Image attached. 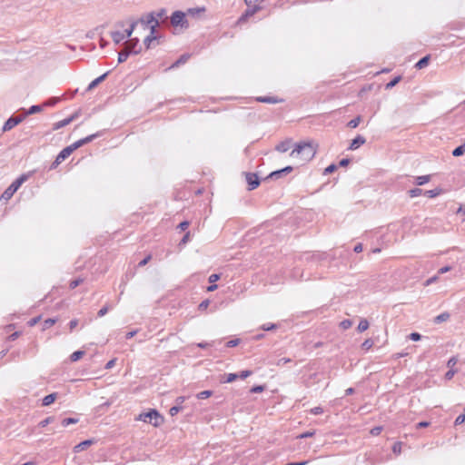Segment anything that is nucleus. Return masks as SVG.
I'll return each mask as SVG.
<instances>
[{
	"instance_id": "1",
	"label": "nucleus",
	"mask_w": 465,
	"mask_h": 465,
	"mask_svg": "<svg viewBox=\"0 0 465 465\" xmlns=\"http://www.w3.org/2000/svg\"><path fill=\"white\" fill-rule=\"evenodd\" d=\"M315 149L312 144L310 143H297L294 149L291 152L290 156L292 157H301L302 162H307L312 159L315 155Z\"/></svg>"
},
{
	"instance_id": "2",
	"label": "nucleus",
	"mask_w": 465,
	"mask_h": 465,
	"mask_svg": "<svg viewBox=\"0 0 465 465\" xmlns=\"http://www.w3.org/2000/svg\"><path fill=\"white\" fill-rule=\"evenodd\" d=\"M26 174H22L15 179L2 193L1 198L5 201H8L15 194V193L20 188V186L27 180Z\"/></svg>"
},
{
	"instance_id": "3",
	"label": "nucleus",
	"mask_w": 465,
	"mask_h": 465,
	"mask_svg": "<svg viewBox=\"0 0 465 465\" xmlns=\"http://www.w3.org/2000/svg\"><path fill=\"white\" fill-rule=\"evenodd\" d=\"M139 420L143 422L151 423L154 427H158L163 422V417L159 414L156 410H150L147 412L141 413L138 417Z\"/></svg>"
},
{
	"instance_id": "4",
	"label": "nucleus",
	"mask_w": 465,
	"mask_h": 465,
	"mask_svg": "<svg viewBox=\"0 0 465 465\" xmlns=\"http://www.w3.org/2000/svg\"><path fill=\"white\" fill-rule=\"evenodd\" d=\"M186 13L182 11H174L170 18L171 25L174 27L188 28L189 24L186 19Z\"/></svg>"
},
{
	"instance_id": "5",
	"label": "nucleus",
	"mask_w": 465,
	"mask_h": 465,
	"mask_svg": "<svg viewBox=\"0 0 465 465\" xmlns=\"http://www.w3.org/2000/svg\"><path fill=\"white\" fill-rule=\"evenodd\" d=\"M102 134H103V132H97L95 134H93L91 135H88L83 139H80V140L74 142V143H72L69 146L71 147L72 151L74 152V150L78 149L79 147H81L88 143H91L93 140L101 136Z\"/></svg>"
},
{
	"instance_id": "6",
	"label": "nucleus",
	"mask_w": 465,
	"mask_h": 465,
	"mask_svg": "<svg viewBox=\"0 0 465 465\" xmlns=\"http://www.w3.org/2000/svg\"><path fill=\"white\" fill-rule=\"evenodd\" d=\"M261 9L258 5H254L252 6L248 5V8L243 12V14L237 20L238 25H242L248 21V19L254 15V14Z\"/></svg>"
},
{
	"instance_id": "7",
	"label": "nucleus",
	"mask_w": 465,
	"mask_h": 465,
	"mask_svg": "<svg viewBox=\"0 0 465 465\" xmlns=\"http://www.w3.org/2000/svg\"><path fill=\"white\" fill-rule=\"evenodd\" d=\"M25 119V115L18 116H11L7 121L4 124L3 132H7L13 129L15 126L19 124Z\"/></svg>"
},
{
	"instance_id": "8",
	"label": "nucleus",
	"mask_w": 465,
	"mask_h": 465,
	"mask_svg": "<svg viewBox=\"0 0 465 465\" xmlns=\"http://www.w3.org/2000/svg\"><path fill=\"white\" fill-rule=\"evenodd\" d=\"M124 48L128 51H132V54H137L141 52V46L139 45L138 38H132L124 42Z\"/></svg>"
},
{
	"instance_id": "9",
	"label": "nucleus",
	"mask_w": 465,
	"mask_h": 465,
	"mask_svg": "<svg viewBox=\"0 0 465 465\" xmlns=\"http://www.w3.org/2000/svg\"><path fill=\"white\" fill-rule=\"evenodd\" d=\"M246 182L248 183V190L252 191L257 188L260 184L259 177L256 173H248L245 175Z\"/></svg>"
},
{
	"instance_id": "10",
	"label": "nucleus",
	"mask_w": 465,
	"mask_h": 465,
	"mask_svg": "<svg viewBox=\"0 0 465 465\" xmlns=\"http://www.w3.org/2000/svg\"><path fill=\"white\" fill-rule=\"evenodd\" d=\"M141 24H143L145 27L150 26L155 22H159L157 18L154 16V13H149L145 17H142L139 19Z\"/></svg>"
},
{
	"instance_id": "11",
	"label": "nucleus",
	"mask_w": 465,
	"mask_h": 465,
	"mask_svg": "<svg viewBox=\"0 0 465 465\" xmlns=\"http://www.w3.org/2000/svg\"><path fill=\"white\" fill-rule=\"evenodd\" d=\"M292 169L293 168L292 166H286L281 170L274 171V172L271 173L270 175L268 176V178L278 179L282 174L290 173L292 171Z\"/></svg>"
},
{
	"instance_id": "12",
	"label": "nucleus",
	"mask_w": 465,
	"mask_h": 465,
	"mask_svg": "<svg viewBox=\"0 0 465 465\" xmlns=\"http://www.w3.org/2000/svg\"><path fill=\"white\" fill-rule=\"evenodd\" d=\"M366 143V139L362 135H357L351 143L349 149L350 150H356L361 145L364 144Z\"/></svg>"
},
{
	"instance_id": "13",
	"label": "nucleus",
	"mask_w": 465,
	"mask_h": 465,
	"mask_svg": "<svg viewBox=\"0 0 465 465\" xmlns=\"http://www.w3.org/2000/svg\"><path fill=\"white\" fill-rule=\"evenodd\" d=\"M189 58H190V54H182L179 59H177L173 64H171L168 67V70L175 69V68L179 67L181 64H184L189 60Z\"/></svg>"
},
{
	"instance_id": "14",
	"label": "nucleus",
	"mask_w": 465,
	"mask_h": 465,
	"mask_svg": "<svg viewBox=\"0 0 465 465\" xmlns=\"http://www.w3.org/2000/svg\"><path fill=\"white\" fill-rule=\"evenodd\" d=\"M77 117V114H74L62 121H59L57 123L54 124V129L57 130V129H60L62 127H64L66 126L67 124H69L70 123H72L75 118Z\"/></svg>"
},
{
	"instance_id": "15",
	"label": "nucleus",
	"mask_w": 465,
	"mask_h": 465,
	"mask_svg": "<svg viewBox=\"0 0 465 465\" xmlns=\"http://www.w3.org/2000/svg\"><path fill=\"white\" fill-rule=\"evenodd\" d=\"M206 11L205 7H195L189 8L186 12V15L191 17H199L201 15L204 14Z\"/></svg>"
},
{
	"instance_id": "16",
	"label": "nucleus",
	"mask_w": 465,
	"mask_h": 465,
	"mask_svg": "<svg viewBox=\"0 0 465 465\" xmlns=\"http://www.w3.org/2000/svg\"><path fill=\"white\" fill-rule=\"evenodd\" d=\"M94 443L93 440H85L79 444L75 445L74 448V452H80L82 450H86L88 447H90Z\"/></svg>"
},
{
	"instance_id": "17",
	"label": "nucleus",
	"mask_w": 465,
	"mask_h": 465,
	"mask_svg": "<svg viewBox=\"0 0 465 465\" xmlns=\"http://www.w3.org/2000/svg\"><path fill=\"white\" fill-rule=\"evenodd\" d=\"M257 101L267 104H277L282 102V99H278L273 96H260L257 98Z\"/></svg>"
},
{
	"instance_id": "18",
	"label": "nucleus",
	"mask_w": 465,
	"mask_h": 465,
	"mask_svg": "<svg viewBox=\"0 0 465 465\" xmlns=\"http://www.w3.org/2000/svg\"><path fill=\"white\" fill-rule=\"evenodd\" d=\"M109 72L104 73L101 76L95 78L94 81H92L88 86V90H92L94 87H96L100 83H102L108 75Z\"/></svg>"
},
{
	"instance_id": "19",
	"label": "nucleus",
	"mask_w": 465,
	"mask_h": 465,
	"mask_svg": "<svg viewBox=\"0 0 465 465\" xmlns=\"http://www.w3.org/2000/svg\"><path fill=\"white\" fill-rule=\"evenodd\" d=\"M111 36L113 38V41L116 45L120 44L122 41H124L125 39V35L119 31L112 32Z\"/></svg>"
},
{
	"instance_id": "20",
	"label": "nucleus",
	"mask_w": 465,
	"mask_h": 465,
	"mask_svg": "<svg viewBox=\"0 0 465 465\" xmlns=\"http://www.w3.org/2000/svg\"><path fill=\"white\" fill-rule=\"evenodd\" d=\"M57 398V393H51V394H48L46 395L43 401H42V405L43 406H48L50 404H52Z\"/></svg>"
},
{
	"instance_id": "21",
	"label": "nucleus",
	"mask_w": 465,
	"mask_h": 465,
	"mask_svg": "<svg viewBox=\"0 0 465 465\" xmlns=\"http://www.w3.org/2000/svg\"><path fill=\"white\" fill-rule=\"evenodd\" d=\"M72 153L73 151L70 146L64 148L57 155L58 160L64 162Z\"/></svg>"
},
{
	"instance_id": "22",
	"label": "nucleus",
	"mask_w": 465,
	"mask_h": 465,
	"mask_svg": "<svg viewBox=\"0 0 465 465\" xmlns=\"http://www.w3.org/2000/svg\"><path fill=\"white\" fill-rule=\"evenodd\" d=\"M429 62H430V55H426L416 63L415 68L423 69L429 64Z\"/></svg>"
},
{
	"instance_id": "23",
	"label": "nucleus",
	"mask_w": 465,
	"mask_h": 465,
	"mask_svg": "<svg viewBox=\"0 0 465 465\" xmlns=\"http://www.w3.org/2000/svg\"><path fill=\"white\" fill-rule=\"evenodd\" d=\"M291 142L283 141L276 146V150L281 153H285L290 149Z\"/></svg>"
},
{
	"instance_id": "24",
	"label": "nucleus",
	"mask_w": 465,
	"mask_h": 465,
	"mask_svg": "<svg viewBox=\"0 0 465 465\" xmlns=\"http://www.w3.org/2000/svg\"><path fill=\"white\" fill-rule=\"evenodd\" d=\"M443 193V190L441 188H435L433 190H429L424 193L426 196L429 198H434L436 196L440 195Z\"/></svg>"
},
{
	"instance_id": "25",
	"label": "nucleus",
	"mask_w": 465,
	"mask_h": 465,
	"mask_svg": "<svg viewBox=\"0 0 465 465\" xmlns=\"http://www.w3.org/2000/svg\"><path fill=\"white\" fill-rule=\"evenodd\" d=\"M130 54H132V51H128L124 48L118 54V63L121 64L125 62Z\"/></svg>"
},
{
	"instance_id": "26",
	"label": "nucleus",
	"mask_w": 465,
	"mask_h": 465,
	"mask_svg": "<svg viewBox=\"0 0 465 465\" xmlns=\"http://www.w3.org/2000/svg\"><path fill=\"white\" fill-rule=\"evenodd\" d=\"M450 319V313L449 312H442L434 319L435 323H440L443 322H446Z\"/></svg>"
},
{
	"instance_id": "27",
	"label": "nucleus",
	"mask_w": 465,
	"mask_h": 465,
	"mask_svg": "<svg viewBox=\"0 0 465 465\" xmlns=\"http://www.w3.org/2000/svg\"><path fill=\"white\" fill-rule=\"evenodd\" d=\"M43 107L44 105H32L24 115L25 117L26 115L39 113L42 111Z\"/></svg>"
},
{
	"instance_id": "28",
	"label": "nucleus",
	"mask_w": 465,
	"mask_h": 465,
	"mask_svg": "<svg viewBox=\"0 0 465 465\" xmlns=\"http://www.w3.org/2000/svg\"><path fill=\"white\" fill-rule=\"evenodd\" d=\"M369 328V322L366 319L360 321L357 330L359 332H363Z\"/></svg>"
},
{
	"instance_id": "29",
	"label": "nucleus",
	"mask_w": 465,
	"mask_h": 465,
	"mask_svg": "<svg viewBox=\"0 0 465 465\" xmlns=\"http://www.w3.org/2000/svg\"><path fill=\"white\" fill-rule=\"evenodd\" d=\"M238 378V374L236 373H229L223 377L221 380L222 382H232Z\"/></svg>"
},
{
	"instance_id": "30",
	"label": "nucleus",
	"mask_w": 465,
	"mask_h": 465,
	"mask_svg": "<svg viewBox=\"0 0 465 465\" xmlns=\"http://www.w3.org/2000/svg\"><path fill=\"white\" fill-rule=\"evenodd\" d=\"M361 122V116L358 115L355 118H353L352 120H351L347 124V126L353 129V128H356L360 124Z\"/></svg>"
},
{
	"instance_id": "31",
	"label": "nucleus",
	"mask_w": 465,
	"mask_h": 465,
	"mask_svg": "<svg viewBox=\"0 0 465 465\" xmlns=\"http://www.w3.org/2000/svg\"><path fill=\"white\" fill-rule=\"evenodd\" d=\"M430 175L418 176V177H416V183L418 185H423V184L427 183L428 182H430Z\"/></svg>"
},
{
	"instance_id": "32",
	"label": "nucleus",
	"mask_w": 465,
	"mask_h": 465,
	"mask_svg": "<svg viewBox=\"0 0 465 465\" xmlns=\"http://www.w3.org/2000/svg\"><path fill=\"white\" fill-rule=\"evenodd\" d=\"M84 355V351H76L70 355L71 361H76Z\"/></svg>"
},
{
	"instance_id": "33",
	"label": "nucleus",
	"mask_w": 465,
	"mask_h": 465,
	"mask_svg": "<svg viewBox=\"0 0 465 465\" xmlns=\"http://www.w3.org/2000/svg\"><path fill=\"white\" fill-rule=\"evenodd\" d=\"M138 21H133L130 25V27L124 31L125 38H128L132 35L134 28L136 27Z\"/></svg>"
},
{
	"instance_id": "34",
	"label": "nucleus",
	"mask_w": 465,
	"mask_h": 465,
	"mask_svg": "<svg viewBox=\"0 0 465 465\" xmlns=\"http://www.w3.org/2000/svg\"><path fill=\"white\" fill-rule=\"evenodd\" d=\"M78 422V419H75V418H64L62 420V426L63 427H67L71 424H75Z\"/></svg>"
},
{
	"instance_id": "35",
	"label": "nucleus",
	"mask_w": 465,
	"mask_h": 465,
	"mask_svg": "<svg viewBox=\"0 0 465 465\" xmlns=\"http://www.w3.org/2000/svg\"><path fill=\"white\" fill-rule=\"evenodd\" d=\"M213 391H209V390L203 391L196 394V398L200 399V400L207 399V398L211 397L213 395Z\"/></svg>"
},
{
	"instance_id": "36",
	"label": "nucleus",
	"mask_w": 465,
	"mask_h": 465,
	"mask_svg": "<svg viewBox=\"0 0 465 465\" xmlns=\"http://www.w3.org/2000/svg\"><path fill=\"white\" fill-rule=\"evenodd\" d=\"M463 153H465V143L460 145V146H458L457 148H455L452 152V155L453 156H460L462 155Z\"/></svg>"
},
{
	"instance_id": "37",
	"label": "nucleus",
	"mask_w": 465,
	"mask_h": 465,
	"mask_svg": "<svg viewBox=\"0 0 465 465\" xmlns=\"http://www.w3.org/2000/svg\"><path fill=\"white\" fill-rule=\"evenodd\" d=\"M374 344V341L371 339H366L362 344L361 348L365 351H369Z\"/></svg>"
},
{
	"instance_id": "38",
	"label": "nucleus",
	"mask_w": 465,
	"mask_h": 465,
	"mask_svg": "<svg viewBox=\"0 0 465 465\" xmlns=\"http://www.w3.org/2000/svg\"><path fill=\"white\" fill-rule=\"evenodd\" d=\"M55 322H56V320H55V319H53V318L46 319V320L44 322V324H43V330H46V329L50 328V327H51V326H53Z\"/></svg>"
},
{
	"instance_id": "39",
	"label": "nucleus",
	"mask_w": 465,
	"mask_h": 465,
	"mask_svg": "<svg viewBox=\"0 0 465 465\" xmlns=\"http://www.w3.org/2000/svg\"><path fill=\"white\" fill-rule=\"evenodd\" d=\"M277 327H278L277 324H274V323H265L261 326V329L262 331H268L275 330V329H277Z\"/></svg>"
},
{
	"instance_id": "40",
	"label": "nucleus",
	"mask_w": 465,
	"mask_h": 465,
	"mask_svg": "<svg viewBox=\"0 0 465 465\" xmlns=\"http://www.w3.org/2000/svg\"><path fill=\"white\" fill-rule=\"evenodd\" d=\"M422 193V190L420 188H414L409 191V195L411 198L420 196Z\"/></svg>"
},
{
	"instance_id": "41",
	"label": "nucleus",
	"mask_w": 465,
	"mask_h": 465,
	"mask_svg": "<svg viewBox=\"0 0 465 465\" xmlns=\"http://www.w3.org/2000/svg\"><path fill=\"white\" fill-rule=\"evenodd\" d=\"M401 76H396L394 77L391 82H389L387 84H386V89H391L392 88L393 86H395L400 81H401Z\"/></svg>"
},
{
	"instance_id": "42",
	"label": "nucleus",
	"mask_w": 465,
	"mask_h": 465,
	"mask_svg": "<svg viewBox=\"0 0 465 465\" xmlns=\"http://www.w3.org/2000/svg\"><path fill=\"white\" fill-rule=\"evenodd\" d=\"M154 16L158 19H163L166 17V10L165 9H160L156 13H154Z\"/></svg>"
},
{
	"instance_id": "43",
	"label": "nucleus",
	"mask_w": 465,
	"mask_h": 465,
	"mask_svg": "<svg viewBox=\"0 0 465 465\" xmlns=\"http://www.w3.org/2000/svg\"><path fill=\"white\" fill-rule=\"evenodd\" d=\"M182 409V406L175 405L170 409L169 413L171 416H175Z\"/></svg>"
},
{
	"instance_id": "44",
	"label": "nucleus",
	"mask_w": 465,
	"mask_h": 465,
	"mask_svg": "<svg viewBox=\"0 0 465 465\" xmlns=\"http://www.w3.org/2000/svg\"><path fill=\"white\" fill-rule=\"evenodd\" d=\"M401 442H395L392 446V451L395 454H400L401 452Z\"/></svg>"
},
{
	"instance_id": "45",
	"label": "nucleus",
	"mask_w": 465,
	"mask_h": 465,
	"mask_svg": "<svg viewBox=\"0 0 465 465\" xmlns=\"http://www.w3.org/2000/svg\"><path fill=\"white\" fill-rule=\"evenodd\" d=\"M265 390V386L264 385H257V386H254L252 387L250 391L252 393H259V392H262Z\"/></svg>"
},
{
	"instance_id": "46",
	"label": "nucleus",
	"mask_w": 465,
	"mask_h": 465,
	"mask_svg": "<svg viewBox=\"0 0 465 465\" xmlns=\"http://www.w3.org/2000/svg\"><path fill=\"white\" fill-rule=\"evenodd\" d=\"M340 325L343 330H347L351 327L352 322L351 320H343Z\"/></svg>"
},
{
	"instance_id": "47",
	"label": "nucleus",
	"mask_w": 465,
	"mask_h": 465,
	"mask_svg": "<svg viewBox=\"0 0 465 465\" xmlns=\"http://www.w3.org/2000/svg\"><path fill=\"white\" fill-rule=\"evenodd\" d=\"M83 282V279L81 278H78V279H75V280H73L70 282V284H69V287L71 289H74L76 288L79 284H81Z\"/></svg>"
},
{
	"instance_id": "48",
	"label": "nucleus",
	"mask_w": 465,
	"mask_h": 465,
	"mask_svg": "<svg viewBox=\"0 0 465 465\" xmlns=\"http://www.w3.org/2000/svg\"><path fill=\"white\" fill-rule=\"evenodd\" d=\"M457 362H458V359H457L456 357H451V358L448 361V362H447V366H448L450 369L453 370V367L457 364Z\"/></svg>"
},
{
	"instance_id": "49",
	"label": "nucleus",
	"mask_w": 465,
	"mask_h": 465,
	"mask_svg": "<svg viewBox=\"0 0 465 465\" xmlns=\"http://www.w3.org/2000/svg\"><path fill=\"white\" fill-rule=\"evenodd\" d=\"M252 374V371H249V370H244V371H242L239 374H238V378L240 379H245L247 377H249L250 375Z\"/></svg>"
},
{
	"instance_id": "50",
	"label": "nucleus",
	"mask_w": 465,
	"mask_h": 465,
	"mask_svg": "<svg viewBox=\"0 0 465 465\" xmlns=\"http://www.w3.org/2000/svg\"><path fill=\"white\" fill-rule=\"evenodd\" d=\"M52 420H53L52 417H47L39 422V426L44 428V427L47 426L49 423H51Z\"/></svg>"
},
{
	"instance_id": "51",
	"label": "nucleus",
	"mask_w": 465,
	"mask_h": 465,
	"mask_svg": "<svg viewBox=\"0 0 465 465\" xmlns=\"http://www.w3.org/2000/svg\"><path fill=\"white\" fill-rule=\"evenodd\" d=\"M109 310H110V307L105 305V306H104L103 308H101L99 310L97 314H98L99 317H103V316H104L108 312Z\"/></svg>"
},
{
	"instance_id": "52",
	"label": "nucleus",
	"mask_w": 465,
	"mask_h": 465,
	"mask_svg": "<svg viewBox=\"0 0 465 465\" xmlns=\"http://www.w3.org/2000/svg\"><path fill=\"white\" fill-rule=\"evenodd\" d=\"M310 411L312 414L319 415L323 412V409L322 407L318 406V407L312 408Z\"/></svg>"
},
{
	"instance_id": "53",
	"label": "nucleus",
	"mask_w": 465,
	"mask_h": 465,
	"mask_svg": "<svg viewBox=\"0 0 465 465\" xmlns=\"http://www.w3.org/2000/svg\"><path fill=\"white\" fill-rule=\"evenodd\" d=\"M239 342H240L239 339L231 340L226 343V347H228V348L235 347L239 344Z\"/></svg>"
},
{
	"instance_id": "54",
	"label": "nucleus",
	"mask_w": 465,
	"mask_h": 465,
	"mask_svg": "<svg viewBox=\"0 0 465 465\" xmlns=\"http://www.w3.org/2000/svg\"><path fill=\"white\" fill-rule=\"evenodd\" d=\"M465 421V413L459 415L455 420V425H460Z\"/></svg>"
},
{
	"instance_id": "55",
	"label": "nucleus",
	"mask_w": 465,
	"mask_h": 465,
	"mask_svg": "<svg viewBox=\"0 0 465 465\" xmlns=\"http://www.w3.org/2000/svg\"><path fill=\"white\" fill-rule=\"evenodd\" d=\"M291 361H292V360L290 358H282V359L278 360L276 365L283 366L284 364L291 362Z\"/></svg>"
},
{
	"instance_id": "56",
	"label": "nucleus",
	"mask_w": 465,
	"mask_h": 465,
	"mask_svg": "<svg viewBox=\"0 0 465 465\" xmlns=\"http://www.w3.org/2000/svg\"><path fill=\"white\" fill-rule=\"evenodd\" d=\"M337 169V166L335 164H330L327 168L324 170V174L331 173L334 172Z\"/></svg>"
},
{
	"instance_id": "57",
	"label": "nucleus",
	"mask_w": 465,
	"mask_h": 465,
	"mask_svg": "<svg viewBox=\"0 0 465 465\" xmlns=\"http://www.w3.org/2000/svg\"><path fill=\"white\" fill-rule=\"evenodd\" d=\"M315 434V431H306L298 436L300 439L312 437Z\"/></svg>"
},
{
	"instance_id": "58",
	"label": "nucleus",
	"mask_w": 465,
	"mask_h": 465,
	"mask_svg": "<svg viewBox=\"0 0 465 465\" xmlns=\"http://www.w3.org/2000/svg\"><path fill=\"white\" fill-rule=\"evenodd\" d=\"M220 279V274H216V273H213V274H211L209 276V282L211 283H214L215 282H217L218 280Z\"/></svg>"
},
{
	"instance_id": "59",
	"label": "nucleus",
	"mask_w": 465,
	"mask_h": 465,
	"mask_svg": "<svg viewBox=\"0 0 465 465\" xmlns=\"http://www.w3.org/2000/svg\"><path fill=\"white\" fill-rule=\"evenodd\" d=\"M410 339L412 341H420L421 339V335L418 332H412L410 334Z\"/></svg>"
},
{
	"instance_id": "60",
	"label": "nucleus",
	"mask_w": 465,
	"mask_h": 465,
	"mask_svg": "<svg viewBox=\"0 0 465 465\" xmlns=\"http://www.w3.org/2000/svg\"><path fill=\"white\" fill-rule=\"evenodd\" d=\"M456 372H457V371H456V370H451V369H450V370L446 372V374H445V378H446L447 380H450V379H452V377L454 376V374H455Z\"/></svg>"
},
{
	"instance_id": "61",
	"label": "nucleus",
	"mask_w": 465,
	"mask_h": 465,
	"mask_svg": "<svg viewBox=\"0 0 465 465\" xmlns=\"http://www.w3.org/2000/svg\"><path fill=\"white\" fill-rule=\"evenodd\" d=\"M152 256L147 255L145 258H143L141 262H139L138 266L142 267L148 263V262L151 260Z\"/></svg>"
},
{
	"instance_id": "62",
	"label": "nucleus",
	"mask_w": 465,
	"mask_h": 465,
	"mask_svg": "<svg viewBox=\"0 0 465 465\" xmlns=\"http://www.w3.org/2000/svg\"><path fill=\"white\" fill-rule=\"evenodd\" d=\"M209 301L208 300H204L200 304H199V310L201 311H203L205 309H207V307L209 306Z\"/></svg>"
},
{
	"instance_id": "63",
	"label": "nucleus",
	"mask_w": 465,
	"mask_h": 465,
	"mask_svg": "<svg viewBox=\"0 0 465 465\" xmlns=\"http://www.w3.org/2000/svg\"><path fill=\"white\" fill-rule=\"evenodd\" d=\"M57 102H58V98H52V99H50L49 101H47L46 103H45L43 105H44V106H53V105H54Z\"/></svg>"
},
{
	"instance_id": "64",
	"label": "nucleus",
	"mask_w": 465,
	"mask_h": 465,
	"mask_svg": "<svg viewBox=\"0 0 465 465\" xmlns=\"http://www.w3.org/2000/svg\"><path fill=\"white\" fill-rule=\"evenodd\" d=\"M156 37L155 35H148L145 39H144V45L147 46V48H149V45H150V43L154 40Z\"/></svg>"
}]
</instances>
